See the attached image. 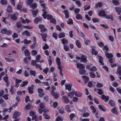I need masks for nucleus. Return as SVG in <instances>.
<instances>
[{"label": "nucleus", "mask_w": 121, "mask_h": 121, "mask_svg": "<svg viewBox=\"0 0 121 121\" xmlns=\"http://www.w3.org/2000/svg\"><path fill=\"white\" fill-rule=\"evenodd\" d=\"M45 106L44 104L42 103H40L39 106L38 107V109L39 112L40 113H42L43 112L44 113L43 114V116H44V118L46 119H48L50 118V116L47 114V113L49 112L48 110L46 109H43L45 108Z\"/></svg>", "instance_id": "nucleus-1"}, {"label": "nucleus", "mask_w": 121, "mask_h": 121, "mask_svg": "<svg viewBox=\"0 0 121 121\" xmlns=\"http://www.w3.org/2000/svg\"><path fill=\"white\" fill-rule=\"evenodd\" d=\"M98 15L100 17H103L107 19H110L111 20H113L114 18L112 15L110 14L107 15L105 12L103 10L100 11L98 13Z\"/></svg>", "instance_id": "nucleus-2"}, {"label": "nucleus", "mask_w": 121, "mask_h": 121, "mask_svg": "<svg viewBox=\"0 0 121 121\" xmlns=\"http://www.w3.org/2000/svg\"><path fill=\"white\" fill-rule=\"evenodd\" d=\"M42 10L43 11L42 15L44 19L47 18L48 20H49L52 18L53 17L52 15L48 14L46 15L47 13L44 9H42Z\"/></svg>", "instance_id": "nucleus-3"}, {"label": "nucleus", "mask_w": 121, "mask_h": 121, "mask_svg": "<svg viewBox=\"0 0 121 121\" xmlns=\"http://www.w3.org/2000/svg\"><path fill=\"white\" fill-rule=\"evenodd\" d=\"M33 1V0H26V3L30 7L34 9L36 8L37 5L35 3H34L31 5Z\"/></svg>", "instance_id": "nucleus-4"}, {"label": "nucleus", "mask_w": 121, "mask_h": 121, "mask_svg": "<svg viewBox=\"0 0 121 121\" xmlns=\"http://www.w3.org/2000/svg\"><path fill=\"white\" fill-rule=\"evenodd\" d=\"M1 33L3 34H6L8 35H11L12 34L11 30H7L6 29L3 28L1 29Z\"/></svg>", "instance_id": "nucleus-5"}, {"label": "nucleus", "mask_w": 121, "mask_h": 121, "mask_svg": "<svg viewBox=\"0 0 121 121\" xmlns=\"http://www.w3.org/2000/svg\"><path fill=\"white\" fill-rule=\"evenodd\" d=\"M18 15V13H16L13 14H11L10 15L8 14V17H9L12 20L14 21L16 20L17 19V16Z\"/></svg>", "instance_id": "nucleus-6"}, {"label": "nucleus", "mask_w": 121, "mask_h": 121, "mask_svg": "<svg viewBox=\"0 0 121 121\" xmlns=\"http://www.w3.org/2000/svg\"><path fill=\"white\" fill-rule=\"evenodd\" d=\"M86 68L88 70L89 69L91 71L93 72H95L97 70L95 66H93L91 68L90 66V65H88L86 66Z\"/></svg>", "instance_id": "nucleus-7"}, {"label": "nucleus", "mask_w": 121, "mask_h": 121, "mask_svg": "<svg viewBox=\"0 0 121 121\" xmlns=\"http://www.w3.org/2000/svg\"><path fill=\"white\" fill-rule=\"evenodd\" d=\"M51 94L53 96H54L55 99H58L60 97V95L57 92L55 93L54 91L51 92Z\"/></svg>", "instance_id": "nucleus-8"}, {"label": "nucleus", "mask_w": 121, "mask_h": 121, "mask_svg": "<svg viewBox=\"0 0 121 121\" xmlns=\"http://www.w3.org/2000/svg\"><path fill=\"white\" fill-rule=\"evenodd\" d=\"M62 101L64 103L67 104L69 102V100L66 97L64 96L62 97Z\"/></svg>", "instance_id": "nucleus-9"}, {"label": "nucleus", "mask_w": 121, "mask_h": 121, "mask_svg": "<svg viewBox=\"0 0 121 121\" xmlns=\"http://www.w3.org/2000/svg\"><path fill=\"white\" fill-rule=\"evenodd\" d=\"M56 61L57 65H58V69H60L62 66L60 65L61 62H60V59L59 58H57L56 59Z\"/></svg>", "instance_id": "nucleus-10"}, {"label": "nucleus", "mask_w": 121, "mask_h": 121, "mask_svg": "<svg viewBox=\"0 0 121 121\" xmlns=\"http://www.w3.org/2000/svg\"><path fill=\"white\" fill-rule=\"evenodd\" d=\"M20 20L23 24H25L26 23L28 24L31 22V21H30L28 20L27 19H26V20H25L23 19L22 18H20Z\"/></svg>", "instance_id": "nucleus-11"}, {"label": "nucleus", "mask_w": 121, "mask_h": 121, "mask_svg": "<svg viewBox=\"0 0 121 121\" xmlns=\"http://www.w3.org/2000/svg\"><path fill=\"white\" fill-rule=\"evenodd\" d=\"M21 114V113L20 112L17 111H16L14 113L13 117L15 119L17 117L19 116Z\"/></svg>", "instance_id": "nucleus-12"}, {"label": "nucleus", "mask_w": 121, "mask_h": 121, "mask_svg": "<svg viewBox=\"0 0 121 121\" xmlns=\"http://www.w3.org/2000/svg\"><path fill=\"white\" fill-rule=\"evenodd\" d=\"M80 62L85 63H86L87 62L86 58V56L84 55H82L81 59Z\"/></svg>", "instance_id": "nucleus-13"}, {"label": "nucleus", "mask_w": 121, "mask_h": 121, "mask_svg": "<svg viewBox=\"0 0 121 121\" xmlns=\"http://www.w3.org/2000/svg\"><path fill=\"white\" fill-rule=\"evenodd\" d=\"M91 48L92 49L91 53L92 54L96 56L98 52L94 49L95 48V47L94 46H91Z\"/></svg>", "instance_id": "nucleus-14"}, {"label": "nucleus", "mask_w": 121, "mask_h": 121, "mask_svg": "<svg viewBox=\"0 0 121 121\" xmlns=\"http://www.w3.org/2000/svg\"><path fill=\"white\" fill-rule=\"evenodd\" d=\"M76 65H77V68L80 69L85 68V67L82 64L79 63H77Z\"/></svg>", "instance_id": "nucleus-15"}, {"label": "nucleus", "mask_w": 121, "mask_h": 121, "mask_svg": "<svg viewBox=\"0 0 121 121\" xmlns=\"http://www.w3.org/2000/svg\"><path fill=\"white\" fill-rule=\"evenodd\" d=\"M72 85L70 84H66L65 85V89L68 90L69 91H70L71 90V86Z\"/></svg>", "instance_id": "nucleus-16"}, {"label": "nucleus", "mask_w": 121, "mask_h": 121, "mask_svg": "<svg viewBox=\"0 0 121 121\" xmlns=\"http://www.w3.org/2000/svg\"><path fill=\"white\" fill-rule=\"evenodd\" d=\"M39 29H42L43 28V29L41 30V31L42 32H44L47 29L46 28H44V26L43 25H40L39 26Z\"/></svg>", "instance_id": "nucleus-17"}, {"label": "nucleus", "mask_w": 121, "mask_h": 121, "mask_svg": "<svg viewBox=\"0 0 121 121\" xmlns=\"http://www.w3.org/2000/svg\"><path fill=\"white\" fill-rule=\"evenodd\" d=\"M101 98L104 100L106 102H107L109 100V97L107 96H105L104 95H101Z\"/></svg>", "instance_id": "nucleus-18"}, {"label": "nucleus", "mask_w": 121, "mask_h": 121, "mask_svg": "<svg viewBox=\"0 0 121 121\" xmlns=\"http://www.w3.org/2000/svg\"><path fill=\"white\" fill-rule=\"evenodd\" d=\"M111 112L113 113L117 114H118V112L117 111V108L116 107H114L112 109Z\"/></svg>", "instance_id": "nucleus-19"}, {"label": "nucleus", "mask_w": 121, "mask_h": 121, "mask_svg": "<svg viewBox=\"0 0 121 121\" xmlns=\"http://www.w3.org/2000/svg\"><path fill=\"white\" fill-rule=\"evenodd\" d=\"M22 81L21 80L16 79L15 81L16 84L15 86L16 87H18L19 86V83L21 82Z\"/></svg>", "instance_id": "nucleus-20"}, {"label": "nucleus", "mask_w": 121, "mask_h": 121, "mask_svg": "<svg viewBox=\"0 0 121 121\" xmlns=\"http://www.w3.org/2000/svg\"><path fill=\"white\" fill-rule=\"evenodd\" d=\"M42 18L40 17H37L34 20V22L35 23L37 24L38 22L41 21Z\"/></svg>", "instance_id": "nucleus-21"}, {"label": "nucleus", "mask_w": 121, "mask_h": 121, "mask_svg": "<svg viewBox=\"0 0 121 121\" xmlns=\"http://www.w3.org/2000/svg\"><path fill=\"white\" fill-rule=\"evenodd\" d=\"M3 80L6 83V85L7 86H8L9 84V83L8 82V77L7 74H6V76L4 77L3 78Z\"/></svg>", "instance_id": "nucleus-22"}, {"label": "nucleus", "mask_w": 121, "mask_h": 121, "mask_svg": "<svg viewBox=\"0 0 121 121\" xmlns=\"http://www.w3.org/2000/svg\"><path fill=\"white\" fill-rule=\"evenodd\" d=\"M43 90L41 89H39L38 90V93L40 94L39 95V96L41 97H42L44 95L43 94H41L43 92Z\"/></svg>", "instance_id": "nucleus-23"}, {"label": "nucleus", "mask_w": 121, "mask_h": 121, "mask_svg": "<svg viewBox=\"0 0 121 121\" xmlns=\"http://www.w3.org/2000/svg\"><path fill=\"white\" fill-rule=\"evenodd\" d=\"M31 42V40H28L27 39H24L23 41H21V43H23L25 44H28L30 43Z\"/></svg>", "instance_id": "nucleus-24"}, {"label": "nucleus", "mask_w": 121, "mask_h": 121, "mask_svg": "<svg viewBox=\"0 0 121 121\" xmlns=\"http://www.w3.org/2000/svg\"><path fill=\"white\" fill-rule=\"evenodd\" d=\"M99 109L104 112H105L106 111V109L104 107H103L100 105H99Z\"/></svg>", "instance_id": "nucleus-25"}, {"label": "nucleus", "mask_w": 121, "mask_h": 121, "mask_svg": "<svg viewBox=\"0 0 121 121\" xmlns=\"http://www.w3.org/2000/svg\"><path fill=\"white\" fill-rule=\"evenodd\" d=\"M82 77L85 83H87L89 80V78L86 76H83Z\"/></svg>", "instance_id": "nucleus-26"}, {"label": "nucleus", "mask_w": 121, "mask_h": 121, "mask_svg": "<svg viewBox=\"0 0 121 121\" xmlns=\"http://www.w3.org/2000/svg\"><path fill=\"white\" fill-rule=\"evenodd\" d=\"M65 109L68 112H71V110H70V106L69 105H66L65 106Z\"/></svg>", "instance_id": "nucleus-27"}, {"label": "nucleus", "mask_w": 121, "mask_h": 121, "mask_svg": "<svg viewBox=\"0 0 121 121\" xmlns=\"http://www.w3.org/2000/svg\"><path fill=\"white\" fill-rule=\"evenodd\" d=\"M41 35L43 40L45 41H46V39L48 37L47 34H42Z\"/></svg>", "instance_id": "nucleus-28"}, {"label": "nucleus", "mask_w": 121, "mask_h": 121, "mask_svg": "<svg viewBox=\"0 0 121 121\" xmlns=\"http://www.w3.org/2000/svg\"><path fill=\"white\" fill-rule=\"evenodd\" d=\"M22 35H25L27 36H30V34L27 30H25L22 33Z\"/></svg>", "instance_id": "nucleus-29"}, {"label": "nucleus", "mask_w": 121, "mask_h": 121, "mask_svg": "<svg viewBox=\"0 0 121 121\" xmlns=\"http://www.w3.org/2000/svg\"><path fill=\"white\" fill-rule=\"evenodd\" d=\"M63 12L65 15V17L66 18H68L69 17V15L68 11L65 10Z\"/></svg>", "instance_id": "nucleus-30"}, {"label": "nucleus", "mask_w": 121, "mask_h": 121, "mask_svg": "<svg viewBox=\"0 0 121 121\" xmlns=\"http://www.w3.org/2000/svg\"><path fill=\"white\" fill-rule=\"evenodd\" d=\"M65 36V34L64 33L60 32L59 34L58 37L60 38H61L64 37Z\"/></svg>", "instance_id": "nucleus-31"}, {"label": "nucleus", "mask_w": 121, "mask_h": 121, "mask_svg": "<svg viewBox=\"0 0 121 121\" xmlns=\"http://www.w3.org/2000/svg\"><path fill=\"white\" fill-rule=\"evenodd\" d=\"M29 73L31 75L34 77L36 75V72L34 70H30L29 71Z\"/></svg>", "instance_id": "nucleus-32"}, {"label": "nucleus", "mask_w": 121, "mask_h": 121, "mask_svg": "<svg viewBox=\"0 0 121 121\" xmlns=\"http://www.w3.org/2000/svg\"><path fill=\"white\" fill-rule=\"evenodd\" d=\"M34 87V86L33 85L31 87H29L28 88V89L29 90V93H30L32 94L33 93V87Z\"/></svg>", "instance_id": "nucleus-33"}, {"label": "nucleus", "mask_w": 121, "mask_h": 121, "mask_svg": "<svg viewBox=\"0 0 121 121\" xmlns=\"http://www.w3.org/2000/svg\"><path fill=\"white\" fill-rule=\"evenodd\" d=\"M74 93L73 92H70L67 95L68 97L70 98H72L74 96Z\"/></svg>", "instance_id": "nucleus-34"}, {"label": "nucleus", "mask_w": 121, "mask_h": 121, "mask_svg": "<svg viewBox=\"0 0 121 121\" xmlns=\"http://www.w3.org/2000/svg\"><path fill=\"white\" fill-rule=\"evenodd\" d=\"M105 55L106 57L108 58H112L113 56V55L112 54H109L108 52H105Z\"/></svg>", "instance_id": "nucleus-35"}, {"label": "nucleus", "mask_w": 121, "mask_h": 121, "mask_svg": "<svg viewBox=\"0 0 121 121\" xmlns=\"http://www.w3.org/2000/svg\"><path fill=\"white\" fill-rule=\"evenodd\" d=\"M12 109L13 108L12 107H10L8 109L4 108L3 109V112H5L8 111L9 112H10Z\"/></svg>", "instance_id": "nucleus-36"}, {"label": "nucleus", "mask_w": 121, "mask_h": 121, "mask_svg": "<svg viewBox=\"0 0 121 121\" xmlns=\"http://www.w3.org/2000/svg\"><path fill=\"white\" fill-rule=\"evenodd\" d=\"M6 10L7 12L9 13H11L12 11L11 6L8 5Z\"/></svg>", "instance_id": "nucleus-37"}, {"label": "nucleus", "mask_w": 121, "mask_h": 121, "mask_svg": "<svg viewBox=\"0 0 121 121\" xmlns=\"http://www.w3.org/2000/svg\"><path fill=\"white\" fill-rule=\"evenodd\" d=\"M38 12V10L37 9H36L32 11V14L34 17H35Z\"/></svg>", "instance_id": "nucleus-38"}, {"label": "nucleus", "mask_w": 121, "mask_h": 121, "mask_svg": "<svg viewBox=\"0 0 121 121\" xmlns=\"http://www.w3.org/2000/svg\"><path fill=\"white\" fill-rule=\"evenodd\" d=\"M51 89L49 90V91L51 93V92H52V91L56 90V87L53 85H52L51 86Z\"/></svg>", "instance_id": "nucleus-39"}, {"label": "nucleus", "mask_w": 121, "mask_h": 121, "mask_svg": "<svg viewBox=\"0 0 121 121\" xmlns=\"http://www.w3.org/2000/svg\"><path fill=\"white\" fill-rule=\"evenodd\" d=\"M76 17L77 19L79 20H81L82 18V16L80 14H77Z\"/></svg>", "instance_id": "nucleus-40"}, {"label": "nucleus", "mask_w": 121, "mask_h": 121, "mask_svg": "<svg viewBox=\"0 0 121 121\" xmlns=\"http://www.w3.org/2000/svg\"><path fill=\"white\" fill-rule=\"evenodd\" d=\"M32 107V106L30 105H26L25 107V110H28L31 109Z\"/></svg>", "instance_id": "nucleus-41"}, {"label": "nucleus", "mask_w": 121, "mask_h": 121, "mask_svg": "<svg viewBox=\"0 0 121 121\" xmlns=\"http://www.w3.org/2000/svg\"><path fill=\"white\" fill-rule=\"evenodd\" d=\"M57 110H58L59 112L61 114H63L64 112V110L62 108H57Z\"/></svg>", "instance_id": "nucleus-42"}, {"label": "nucleus", "mask_w": 121, "mask_h": 121, "mask_svg": "<svg viewBox=\"0 0 121 121\" xmlns=\"http://www.w3.org/2000/svg\"><path fill=\"white\" fill-rule=\"evenodd\" d=\"M115 9L116 12H117L118 14H119L121 12V8L120 7H116L115 8Z\"/></svg>", "instance_id": "nucleus-43"}, {"label": "nucleus", "mask_w": 121, "mask_h": 121, "mask_svg": "<svg viewBox=\"0 0 121 121\" xmlns=\"http://www.w3.org/2000/svg\"><path fill=\"white\" fill-rule=\"evenodd\" d=\"M103 85L102 83L98 82L97 83V84L96 86L97 88L102 87H103Z\"/></svg>", "instance_id": "nucleus-44"}, {"label": "nucleus", "mask_w": 121, "mask_h": 121, "mask_svg": "<svg viewBox=\"0 0 121 121\" xmlns=\"http://www.w3.org/2000/svg\"><path fill=\"white\" fill-rule=\"evenodd\" d=\"M90 77L92 78H94L95 77V73L93 72L89 73Z\"/></svg>", "instance_id": "nucleus-45"}, {"label": "nucleus", "mask_w": 121, "mask_h": 121, "mask_svg": "<svg viewBox=\"0 0 121 121\" xmlns=\"http://www.w3.org/2000/svg\"><path fill=\"white\" fill-rule=\"evenodd\" d=\"M99 62L102 65H103L104 64L103 62V59L101 56H99Z\"/></svg>", "instance_id": "nucleus-46"}, {"label": "nucleus", "mask_w": 121, "mask_h": 121, "mask_svg": "<svg viewBox=\"0 0 121 121\" xmlns=\"http://www.w3.org/2000/svg\"><path fill=\"white\" fill-rule=\"evenodd\" d=\"M39 2L41 4V5L42 6L43 8H46V5L44 3H43V1L42 0H40Z\"/></svg>", "instance_id": "nucleus-47"}, {"label": "nucleus", "mask_w": 121, "mask_h": 121, "mask_svg": "<svg viewBox=\"0 0 121 121\" xmlns=\"http://www.w3.org/2000/svg\"><path fill=\"white\" fill-rule=\"evenodd\" d=\"M117 73L120 76L121 75V67H118L117 69Z\"/></svg>", "instance_id": "nucleus-48"}, {"label": "nucleus", "mask_w": 121, "mask_h": 121, "mask_svg": "<svg viewBox=\"0 0 121 121\" xmlns=\"http://www.w3.org/2000/svg\"><path fill=\"white\" fill-rule=\"evenodd\" d=\"M109 102L111 106L113 107L115 106V102L113 100H110Z\"/></svg>", "instance_id": "nucleus-49"}, {"label": "nucleus", "mask_w": 121, "mask_h": 121, "mask_svg": "<svg viewBox=\"0 0 121 121\" xmlns=\"http://www.w3.org/2000/svg\"><path fill=\"white\" fill-rule=\"evenodd\" d=\"M86 72V70L82 69H80L79 71V73L81 75H83L85 74Z\"/></svg>", "instance_id": "nucleus-50"}, {"label": "nucleus", "mask_w": 121, "mask_h": 121, "mask_svg": "<svg viewBox=\"0 0 121 121\" xmlns=\"http://www.w3.org/2000/svg\"><path fill=\"white\" fill-rule=\"evenodd\" d=\"M76 44L78 48H79L81 47V44L78 40H77L76 41Z\"/></svg>", "instance_id": "nucleus-51"}, {"label": "nucleus", "mask_w": 121, "mask_h": 121, "mask_svg": "<svg viewBox=\"0 0 121 121\" xmlns=\"http://www.w3.org/2000/svg\"><path fill=\"white\" fill-rule=\"evenodd\" d=\"M90 108L92 110V112L93 113L95 112H96V110L94 107L93 105H91L90 106Z\"/></svg>", "instance_id": "nucleus-52"}, {"label": "nucleus", "mask_w": 121, "mask_h": 121, "mask_svg": "<svg viewBox=\"0 0 121 121\" xmlns=\"http://www.w3.org/2000/svg\"><path fill=\"white\" fill-rule=\"evenodd\" d=\"M61 40L62 43L64 44H65L67 43H68L67 40L65 38H63Z\"/></svg>", "instance_id": "nucleus-53"}, {"label": "nucleus", "mask_w": 121, "mask_h": 121, "mask_svg": "<svg viewBox=\"0 0 121 121\" xmlns=\"http://www.w3.org/2000/svg\"><path fill=\"white\" fill-rule=\"evenodd\" d=\"M75 95L77 97H81L82 95V94L80 92L76 91L75 93Z\"/></svg>", "instance_id": "nucleus-54"}, {"label": "nucleus", "mask_w": 121, "mask_h": 121, "mask_svg": "<svg viewBox=\"0 0 121 121\" xmlns=\"http://www.w3.org/2000/svg\"><path fill=\"white\" fill-rule=\"evenodd\" d=\"M57 34L56 33L54 32L52 36L56 40L57 39Z\"/></svg>", "instance_id": "nucleus-55"}, {"label": "nucleus", "mask_w": 121, "mask_h": 121, "mask_svg": "<svg viewBox=\"0 0 121 121\" xmlns=\"http://www.w3.org/2000/svg\"><path fill=\"white\" fill-rule=\"evenodd\" d=\"M47 58L48 60L49 65H51L52 62V60H51V56H49Z\"/></svg>", "instance_id": "nucleus-56"}, {"label": "nucleus", "mask_w": 121, "mask_h": 121, "mask_svg": "<svg viewBox=\"0 0 121 121\" xmlns=\"http://www.w3.org/2000/svg\"><path fill=\"white\" fill-rule=\"evenodd\" d=\"M5 60L8 62V61H13L14 62L15 61V60L14 59H13V58H11V59H9L8 58H5Z\"/></svg>", "instance_id": "nucleus-57"}, {"label": "nucleus", "mask_w": 121, "mask_h": 121, "mask_svg": "<svg viewBox=\"0 0 121 121\" xmlns=\"http://www.w3.org/2000/svg\"><path fill=\"white\" fill-rule=\"evenodd\" d=\"M9 95L8 94H7L3 96V97L6 100H8L9 99Z\"/></svg>", "instance_id": "nucleus-58"}, {"label": "nucleus", "mask_w": 121, "mask_h": 121, "mask_svg": "<svg viewBox=\"0 0 121 121\" xmlns=\"http://www.w3.org/2000/svg\"><path fill=\"white\" fill-rule=\"evenodd\" d=\"M75 117V114L73 113L71 114L69 116V117L71 120H72L73 118Z\"/></svg>", "instance_id": "nucleus-59"}, {"label": "nucleus", "mask_w": 121, "mask_h": 121, "mask_svg": "<svg viewBox=\"0 0 121 121\" xmlns=\"http://www.w3.org/2000/svg\"><path fill=\"white\" fill-rule=\"evenodd\" d=\"M10 71L13 73L16 72V69L14 68L11 67H10Z\"/></svg>", "instance_id": "nucleus-60"}, {"label": "nucleus", "mask_w": 121, "mask_h": 121, "mask_svg": "<svg viewBox=\"0 0 121 121\" xmlns=\"http://www.w3.org/2000/svg\"><path fill=\"white\" fill-rule=\"evenodd\" d=\"M31 53L33 55L35 56L37 55V52L36 50H33L32 51Z\"/></svg>", "instance_id": "nucleus-61"}, {"label": "nucleus", "mask_w": 121, "mask_h": 121, "mask_svg": "<svg viewBox=\"0 0 121 121\" xmlns=\"http://www.w3.org/2000/svg\"><path fill=\"white\" fill-rule=\"evenodd\" d=\"M0 2L2 4L4 5L6 4L7 2L6 0H2L0 1Z\"/></svg>", "instance_id": "nucleus-62"}, {"label": "nucleus", "mask_w": 121, "mask_h": 121, "mask_svg": "<svg viewBox=\"0 0 121 121\" xmlns=\"http://www.w3.org/2000/svg\"><path fill=\"white\" fill-rule=\"evenodd\" d=\"M98 44L99 46L101 48L103 47L104 45V44L101 42H100Z\"/></svg>", "instance_id": "nucleus-63"}, {"label": "nucleus", "mask_w": 121, "mask_h": 121, "mask_svg": "<svg viewBox=\"0 0 121 121\" xmlns=\"http://www.w3.org/2000/svg\"><path fill=\"white\" fill-rule=\"evenodd\" d=\"M118 101L119 103L118 104V105L119 107V109L120 110V112H121V99H118Z\"/></svg>", "instance_id": "nucleus-64"}]
</instances>
